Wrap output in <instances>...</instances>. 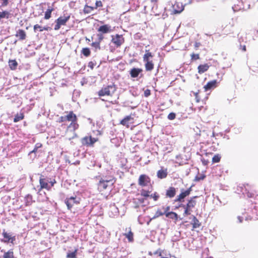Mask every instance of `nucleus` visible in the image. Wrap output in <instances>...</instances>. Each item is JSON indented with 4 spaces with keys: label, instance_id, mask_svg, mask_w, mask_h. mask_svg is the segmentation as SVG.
I'll use <instances>...</instances> for the list:
<instances>
[{
    "label": "nucleus",
    "instance_id": "nucleus-1",
    "mask_svg": "<svg viewBox=\"0 0 258 258\" xmlns=\"http://www.w3.org/2000/svg\"><path fill=\"white\" fill-rule=\"evenodd\" d=\"M67 114L64 116H60L58 120L59 123L64 122L66 121H71L70 124L68 126L66 130V134L68 135L70 134L68 137L69 141L78 138V135L76 133V131L79 128V125L78 123V118L76 114L73 111L66 112Z\"/></svg>",
    "mask_w": 258,
    "mask_h": 258
},
{
    "label": "nucleus",
    "instance_id": "nucleus-2",
    "mask_svg": "<svg viewBox=\"0 0 258 258\" xmlns=\"http://www.w3.org/2000/svg\"><path fill=\"white\" fill-rule=\"evenodd\" d=\"M197 198V196L192 197L187 201V204L185 205H180L179 206L180 207L184 208V215L187 216L190 215L191 209L194 208L197 204L196 199Z\"/></svg>",
    "mask_w": 258,
    "mask_h": 258
},
{
    "label": "nucleus",
    "instance_id": "nucleus-3",
    "mask_svg": "<svg viewBox=\"0 0 258 258\" xmlns=\"http://www.w3.org/2000/svg\"><path fill=\"white\" fill-rule=\"evenodd\" d=\"M116 87L115 85L112 84L108 85L106 87L102 88L98 92L99 96H112L113 94L116 91Z\"/></svg>",
    "mask_w": 258,
    "mask_h": 258
},
{
    "label": "nucleus",
    "instance_id": "nucleus-4",
    "mask_svg": "<svg viewBox=\"0 0 258 258\" xmlns=\"http://www.w3.org/2000/svg\"><path fill=\"white\" fill-rule=\"evenodd\" d=\"M98 178L99 179V182L97 183V188L99 192L104 191L106 189L108 186L112 185L114 184L112 179H104L102 177L100 178L99 176Z\"/></svg>",
    "mask_w": 258,
    "mask_h": 258
},
{
    "label": "nucleus",
    "instance_id": "nucleus-5",
    "mask_svg": "<svg viewBox=\"0 0 258 258\" xmlns=\"http://www.w3.org/2000/svg\"><path fill=\"white\" fill-rule=\"evenodd\" d=\"M70 15L68 14L66 16L64 15L63 17H59L55 20L56 24L54 26V29L58 30L60 29L61 26H65L67 22L70 19Z\"/></svg>",
    "mask_w": 258,
    "mask_h": 258
},
{
    "label": "nucleus",
    "instance_id": "nucleus-6",
    "mask_svg": "<svg viewBox=\"0 0 258 258\" xmlns=\"http://www.w3.org/2000/svg\"><path fill=\"white\" fill-rule=\"evenodd\" d=\"M97 141H98V138H93L91 136H85L81 139L82 145L86 147H93Z\"/></svg>",
    "mask_w": 258,
    "mask_h": 258
},
{
    "label": "nucleus",
    "instance_id": "nucleus-7",
    "mask_svg": "<svg viewBox=\"0 0 258 258\" xmlns=\"http://www.w3.org/2000/svg\"><path fill=\"white\" fill-rule=\"evenodd\" d=\"M192 191L191 186L189 187L186 190H184L182 189L181 190V192L178 195L176 199L174 200V202L176 203H181L184 201V199L188 197L190 194L191 191Z\"/></svg>",
    "mask_w": 258,
    "mask_h": 258
},
{
    "label": "nucleus",
    "instance_id": "nucleus-8",
    "mask_svg": "<svg viewBox=\"0 0 258 258\" xmlns=\"http://www.w3.org/2000/svg\"><path fill=\"white\" fill-rule=\"evenodd\" d=\"M64 203L66 204L69 210L71 209L75 206L78 205L80 203V199L78 198L76 196L71 197L65 199Z\"/></svg>",
    "mask_w": 258,
    "mask_h": 258
},
{
    "label": "nucleus",
    "instance_id": "nucleus-9",
    "mask_svg": "<svg viewBox=\"0 0 258 258\" xmlns=\"http://www.w3.org/2000/svg\"><path fill=\"white\" fill-rule=\"evenodd\" d=\"M138 184L141 187L147 186L150 185L151 189L152 186L151 185V179L148 175L146 174H141L138 179Z\"/></svg>",
    "mask_w": 258,
    "mask_h": 258
},
{
    "label": "nucleus",
    "instance_id": "nucleus-10",
    "mask_svg": "<svg viewBox=\"0 0 258 258\" xmlns=\"http://www.w3.org/2000/svg\"><path fill=\"white\" fill-rule=\"evenodd\" d=\"M2 235L4 237L1 239V241L4 243H11L14 244V241L16 240L15 236H12L10 233H8L5 230H4L2 233Z\"/></svg>",
    "mask_w": 258,
    "mask_h": 258
},
{
    "label": "nucleus",
    "instance_id": "nucleus-11",
    "mask_svg": "<svg viewBox=\"0 0 258 258\" xmlns=\"http://www.w3.org/2000/svg\"><path fill=\"white\" fill-rule=\"evenodd\" d=\"M111 42L116 47H119L124 42V38L122 35L116 34L112 36Z\"/></svg>",
    "mask_w": 258,
    "mask_h": 258
},
{
    "label": "nucleus",
    "instance_id": "nucleus-12",
    "mask_svg": "<svg viewBox=\"0 0 258 258\" xmlns=\"http://www.w3.org/2000/svg\"><path fill=\"white\" fill-rule=\"evenodd\" d=\"M39 184L40 189H46L47 190L51 189V186L49 185L48 180L43 175H41L40 177Z\"/></svg>",
    "mask_w": 258,
    "mask_h": 258
},
{
    "label": "nucleus",
    "instance_id": "nucleus-13",
    "mask_svg": "<svg viewBox=\"0 0 258 258\" xmlns=\"http://www.w3.org/2000/svg\"><path fill=\"white\" fill-rule=\"evenodd\" d=\"M129 123H134V118L132 117L131 115L125 116L120 121V124L126 126L127 128L129 127Z\"/></svg>",
    "mask_w": 258,
    "mask_h": 258
},
{
    "label": "nucleus",
    "instance_id": "nucleus-14",
    "mask_svg": "<svg viewBox=\"0 0 258 258\" xmlns=\"http://www.w3.org/2000/svg\"><path fill=\"white\" fill-rule=\"evenodd\" d=\"M218 82L216 80H214L208 82L206 85L204 86L205 91H208L213 89L217 87Z\"/></svg>",
    "mask_w": 258,
    "mask_h": 258
},
{
    "label": "nucleus",
    "instance_id": "nucleus-15",
    "mask_svg": "<svg viewBox=\"0 0 258 258\" xmlns=\"http://www.w3.org/2000/svg\"><path fill=\"white\" fill-rule=\"evenodd\" d=\"M168 175V171L167 168L161 167V169L159 170L157 172V176L159 179L165 178Z\"/></svg>",
    "mask_w": 258,
    "mask_h": 258
},
{
    "label": "nucleus",
    "instance_id": "nucleus-16",
    "mask_svg": "<svg viewBox=\"0 0 258 258\" xmlns=\"http://www.w3.org/2000/svg\"><path fill=\"white\" fill-rule=\"evenodd\" d=\"M176 194V189L174 187L170 186L166 190L165 196L166 197L169 198H173Z\"/></svg>",
    "mask_w": 258,
    "mask_h": 258
},
{
    "label": "nucleus",
    "instance_id": "nucleus-17",
    "mask_svg": "<svg viewBox=\"0 0 258 258\" xmlns=\"http://www.w3.org/2000/svg\"><path fill=\"white\" fill-rule=\"evenodd\" d=\"M111 27L108 25H102L98 29V32L101 34H106L111 32Z\"/></svg>",
    "mask_w": 258,
    "mask_h": 258
},
{
    "label": "nucleus",
    "instance_id": "nucleus-18",
    "mask_svg": "<svg viewBox=\"0 0 258 258\" xmlns=\"http://www.w3.org/2000/svg\"><path fill=\"white\" fill-rule=\"evenodd\" d=\"M245 194L249 198H254V201H255V196L256 195H255L254 191L252 189L248 184H247V187L246 186H245Z\"/></svg>",
    "mask_w": 258,
    "mask_h": 258
},
{
    "label": "nucleus",
    "instance_id": "nucleus-19",
    "mask_svg": "<svg viewBox=\"0 0 258 258\" xmlns=\"http://www.w3.org/2000/svg\"><path fill=\"white\" fill-rule=\"evenodd\" d=\"M16 37L19 38L20 40H24L26 38V32L23 29H19L16 31Z\"/></svg>",
    "mask_w": 258,
    "mask_h": 258
},
{
    "label": "nucleus",
    "instance_id": "nucleus-20",
    "mask_svg": "<svg viewBox=\"0 0 258 258\" xmlns=\"http://www.w3.org/2000/svg\"><path fill=\"white\" fill-rule=\"evenodd\" d=\"M143 70L141 68H134L132 69L130 72V74L132 78H136L138 77L139 74L142 73Z\"/></svg>",
    "mask_w": 258,
    "mask_h": 258
},
{
    "label": "nucleus",
    "instance_id": "nucleus-21",
    "mask_svg": "<svg viewBox=\"0 0 258 258\" xmlns=\"http://www.w3.org/2000/svg\"><path fill=\"white\" fill-rule=\"evenodd\" d=\"M210 66L208 63L200 64L198 67V73L202 74L207 71L209 69Z\"/></svg>",
    "mask_w": 258,
    "mask_h": 258
},
{
    "label": "nucleus",
    "instance_id": "nucleus-22",
    "mask_svg": "<svg viewBox=\"0 0 258 258\" xmlns=\"http://www.w3.org/2000/svg\"><path fill=\"white\" fill-rule=\"evenodd\" d=\"M145 62V67L146 71H151L154 69V64L152 60L144 61Z\"/></svg>",
    "mask_w": 258,
    "mask_h": 258
},
{
    "label": "nucleus",
    "instance_id": "nucleus-23",
    "mask_svg": "<svg viewBox=\"0 0 258 258\" xmlns=\"http://www.w3.org/2000/svg\"><path fill=\"white\" fill-rule=\"evenodd\" d=\"M165 216L171 219L174 220L175 222L178 220V216L177 213L174 212H170L166 213Z\"/></svg>",
    "mask_w": 258,
    "mask_h": 258
},
{
    "label": "nucleus",
    "instance_id": "nucleus-24",
    "mask_svg": "<svg viewBox=\"0 0 258 258\" xmlns=\"http://www.w3.org/2000/svg\"><path fill=\"white\" fill-rule=\"evenodd\" d=\"M123 235L127 238L129 242H133L134 241V233L132 232L131 227L128 228L127 233H124Z\"/></svg>",
    "mask_w": 258,
    "mask_h": 258
},
{
    "label": "nucleus",
    "instance_id": "nucleus-25",
    "mask_svg": "<svg viewBox=\"0 0 258 258\" xmlns=\"http://www.w3.org/2000/svg\"><path fill=\"white\" fill-rule=\"evenodd\" d=\"M191 224L192 225V230L196 228H199L201 226V223L200 222L199 220L195 216L193 217Z\"/></svg>",
    "mask_w": 258,
    "mask_h": 258
},
{
    "label": "nucleus",
    "instance_id": "nucleus-26",
    "mask_svg": "<svg viewBox=\"0 0 258 258\" xmlns=\"http://www.w3.org/2000/svg\"><path fill=\"white\" fill-rule=\"evenodd\" d=\"M94 10H95V8L94 7L89 6L87 5H85L84 6L83 11V13L84 14H90V13H91Z\"/></svg>",
    "mask_w": 258,
    "mask_h": 258
},
{
    "label": "nucleus",
    "instance_id": "nucleus-27",
    "mask_svg": "<svg viewBox=\"0 0 258 258\" xmlns=\"http://www.w3.org/2000/svg\"><path fill=\"white\" fill-rule=\"evenodd\" d=\"M179 4L178 3H176L173 5V13L175 14L180 13L184 10V7L182 5L180 8H176V7H178Z\"/></svg>",
    "mask_w": 258,
    "mask_h": 258
},
{
    "label": "nucleus",
    "instance_id": "nucleus-28",
    "mask_svg": "<svg viewBox=\"0 0 258 258\" xmlns=\"http://www.w3.org/2000/svg\"><path fill=\"white\" fill-rule=\"evenodd\" d=\"M153 57V54L149 50H146L145 53L143 56V60L147 61L150 60V58H152Z\"/></svg>",
    "mask_w": 258,
    "mask_h": 258
},
{
    "label": "nucleus",
    "instance_id": "nucleus-29",
    "mask_svg": "<svg viewBox=\"0 0 258 258\" xmlns=\"http://www.w3.org/2000/svg\"><path fill=\"white\" fill-rule=\"evenodd\" d=\"M54 11L52 7H48L45 12L44 19L46 20L49 19L51 17V13Z\"/></svg>",
    "mask_w": 258,
    "mask_h": 258
},
{
    "label": "nucleus",
    "instance_id": "nucleus-30",
    "mask_svg": "<svg viewBox=\"0 0 258 258\" xmlns=\"http://www.w3.org/2000/svg\"><path fill=\"white\" fill-rule=\"evenodd\" d=\"M33 29L35 32H36L38 29H39L40 32H42L43 30L48 31L51 28L49 27H42L38 24H36L34 26Z\"/></svg>",
    "mask_w": 258,
    "mask_h": 258
},
{
    "label": "nucleus",
    "instance_id": "nucleus-31",
    "mask_svg": "<svg viewBox=\"0 0 258 258\" xmlns=\"http://www.w3.org/2000/svg\"><path fill=\"white\" fill-rule=\"evenodd\" d=\"M151 190L142 189L141 190V195L143 198L147 199V198L150 197L151 195Z\"/></svg>",
    "mask_w": 258,
    "mask_h": 258
},
{
    "label": "nucleus",
    "instance_id": "nucleus-32",
    "mask_svg": "<svg viewBox=\"0 0 258 258\" xmlns=\"http://www.w3.org/2000/svg\"><path fill=\"white\" fill-rule=\"evenodd\" d=\"M9 65L12 70H15L17 67L18 63L15 59L10 60Z\"/></svg>",
    "mask_w": 258,
    "mask_h": 258
},
{
    "label": "nucleus",
    "instance_id": "nucleus-33",
    "mask_svg": "<svg viewBox=\"0 0 258 258\" xmlns=\"http://www.w3.org/2000/svg\"><path fill=\"white\" fill-rule=\"evenodd\" d=\"M10 13L7 11H0V21L3 18L9 19L10 16Z\"/></svg>",
    "mask_w": 258,
    "mask_h": 258
},
{
    "label": "nucleus",
    "instance_id": "nucleus-34",
    "mask_svg": "<svg viewBox=\"0 0 258 258\" xmlns=\"http://www.w3.org/2000/svg\"><path fill=\"white\" fill-rule=\"evenodd\" d=\"M24 118V115L23 113H20V114L17 113L14 119V121L15 122H17L22 119H23Z\"/></svg>",
    "mask_w": 258,
    "mask_h": 258
},
{
    "label": "nucleus",
    "instance_id": "nucleus-35",
    "mask_svg": "<svg viewBox=\"0 0 258 258\" xmlns=\"http://www.w3.org/2000/svg\"><path fill=\"white\" fill-rule=\"evenodd\" d=\"M82 53L86 57H88L91 54V51L89 48H83L81 50Z\"/></svg>",
    "mask_w": 258,
    "mask_h": 258
},
{
    "label": "nucleus",
    "instance_id": "nucleus-36",
    "mask_svg": "<svg viewBox=\"0 0 258 258\" xmlns=\"http://www.w3.org/2000/svg\"><path fill=\"white\" fill-rule=\"evenodd\" d=\"M78 249L76 248L73 252H69L67 254V258H76Z\"/></svg>",
    "mask_w": 258,
    "mask_h": 258
},
{
    "label": "nucleus",
    "instance_id": "nucleus-37",
    "mask_svg": "<svg viewBox=\"0 0 258 258\" xmlns=\"http://www.w3.org/2000/svg\"><path fill=\"white\" fill-rule=\"evenodd\" d=\"M164 215H165V213L164 212H162L161 209H158L157 210L154 216L153 217V219H155Z\"/></svg>",
    "mask_w": 258,
    "mask_h": 258
},
{
    "label": "nucleus",
    "instance_id": "nucleus-38",
    "mask_svg": "<svg viewBox=\"0 0 258 258\" xmlns=\"http://www.w3.org/2000/svg\"><path fill=\"white\" fill-rule=\"evenodd\" d=\"M221 158V156L219 154H216L212 158V162L214 163H218L220 161Z\"/></svg>",
    "mask_w": 258,
    "mask_h": 258
},
{
    "label": "nucleus",
    "instance_id": "nucleus-39",
    "mask_svg": "<svg viewBox=\"0 0 258 258\" xmlns=\"http://www.w3.org/2000/svg\"><path fill=\"white\" fill-rule=\"evenodd\" d=\"M150 197L152 198L154 201H157L160 198V195L157 192H154L153 194H151Z\"/></svg>",
    "mask_w": 258,
    "mask_h": 258
},
{
    "label": "nucleus",
    "instance_id": "nucleus-40",
    "mask_svg": "<svg viewBox=\"0 0 258 258\" xmlns=\"http://www.w3.org/2000/svg\"><path fill=\"white\" fill-rule=\"evenodd\" d=\"M42 146V145L41 143H38L36 144L34 149L30 152V154L33 153H35L36 152H37V150L39 148H41Z\"/></svg>",
    "mask_w": 258,
    "mask_h": 258
},
{
    "label": "nucleus",
    "instance_id": "nucleus-41",
    "mask_svg": "<svg viewBox=\"0 0 258 258\" xmlns=\"http://www.w3.org/2000/svg\"><path fill=\"white\" fill-rule=\"evenodd\" d=\"M190 57L191 59L192 60H196L200 58V54L199 53L195 54L194 53H192V54H190Z\"/></svg>",
    "mask_w": 258,
    "mask_h": 258
},
{
    "label": "nucleus",
    "instance_id": "nucleus-42",
    "mask_svg": "<svg viewBox=\"0 0 258 258\" xmlns=\"http://www.w3.org/2000/svg\"><path fill=\"white\" fill-rule=\"evenodd\" d=\"M146 200V199L143 198H139V199H134V203L136 204H143L145 202V200Z\"/></svg>",
    "mask_w": 258,
    "mask_h": 258
},
{
    "label": "nucleus",
    "instance_id": "nucleus-43",
    "mask_svg": "<svg viewBox=\"0 0 258 258\" xmlns=\"http://www.w3.org/2000/svg\"><path fill=\"white\" fill-rule=\"evenodd\" d=\"M91 46L96 49H100V43L98 41L92 42Z\"/></svg>",
    "mask_w": 258,
    "mask_h": 258
},
{
    "label": "nucleus",
    "instance_id": "nucleus-44",
    "mask_svg": "<svg viewBox=\"0 0 258 258\" xmlns=\"http://www.w3.org/2000/svg\"><path fill=\"white\" fill-rule=\"evenodd\" d=\"M103 7V3L101 1H96L95 4V9H97L99 7Z\"/></svg>",
    "mask_w": 258,
    "mask_h": 258
},
{
    "label": "nucleus",
    "instance_id": "nucleus-45",
    "mask_svg": "<svg viewBox=\"0 0 258 258\" xmlns=\"http://www.w3.org/2000/svg\"><path fill=\"white\" fill-rule=\"evenodd\" d=\"M176 117V114L174 112L170 113L167 116V118L169 120H173Z\"/></svg>",
    "mask_w": 258,
    "mask_h": 258
},
{
    "label": "nucleus",
    "instance_id": "nucleus-46",
    "mask_svg": "<svg viewBox=\"0 0 258 258\" xmlns=\"http://www.w3.org/2000/svg\"><path fill=\"white\" fill-rule=\"evenodd\" d=\"M206 177L205 175H201L200 176H196L195 179V181H199L201 180H203Z\"/></svg>",
    "mask_w": 258,
    "mask_h": 258
},
{
    "label": "nucleus",
    "instance_id": "nucleus-47",
    "mask_svg": "<svg viewBox=\"0 0 258 258\" xmlns=\"http://www.w3.org/2000/svg\"><path fill=\"white\" fill-rule=\"evenodd\" d=\"M163 250L159 248L156 251H155L154 253V254H158L159 256H161Z\"/></svg>",
    "mask_w": 258,
    "mask_h": 258
},
{
    "label": "nucleus",
    "instance_id": "nucleus-48",
    "mask_svg": "<svg viewBox=\"0 0 258 258\" xmlns=\"http://www.w3.org/2000/svg\"><path fill=\"white\" fill-rule=\"evenodd\" d=\"M2 2L1 7H5L8 5L9 0H0Z\"/></svg>",
    "mask_w": 258,
    "mask_h": 258
},
{
    "label": "nucleus",
    "instance_id": "nucleus-49",
    "mask_svg": "<svg viewBox=\"0 0 258 258\" xmlns=\"http://www.w3.org/2000/svg\"><path fill=\"white\" fill-rule=\"evenodd\" d=\"M159 0H150L151 3L152 4V9H153L155 7H157V3Z\"/></svg>",
    "mask_w": 258,
    "mask_h": 258
},
{
    "label": "nucleus",
    "instance_id": "nucleus-50",
    "mask_svg": "<svg viewBox=\"0 0 258 258\" xmlns=\"http://www.w3.org/2000/svg\"><path fill=\"white\" fill-rule=\"evenodd\" d=\"M199 92H200V91H198V92L194 93V95L195 96V98H196V101L197 102H199L200 101V100H201V98H200V97L199 96Z\"/></svg>",
    "mask_w": 258,
    "mask_h": 258
},
{
    "label": "nucleus",
    "instance_id": "nucleus-51",
    "mask_svg": "<svg viewBox=\"0 0 258 258\" xmlns=\"http://www.w3.org/2000/svg\"><path fill=\"white\" fill-rule=\"evenodd\" d=\"M151 95V91L149 89H146L144 91V96L146 97H148Z\"/></svg>",
    "mask_w": 258,
    "mask_h": 258
},
{
    "label": "nucleus",
    "instance_id": "nucleus-52",
    "mask_svg": "<svg viewBox=\"0 0 258 258\" xmlns=\"http://www.w3.org/2000/svg\"><path fill=\"white\" fill-rule=\"evenodd\" d=\"M97 36L98 37V42H99L100 43L104 39V36L102 34H101L99 33H98V34H97Z\"/></svg>",
    "mask_w": 258,
    "mask_h": 258
},
{
    "label": "nucleus",
    "instance_id": "nucleus-53",
    "mask_svg": "<svg viewBox=\"0 0 258 258\" xmlns=\"http://www.w3.org/2000/svg\"><path fill=\"white\" fill-rule=\"evenodd\" d=\"M95 65V63H94V62L91 61L89 62L88 66L89 68H90L92 70L94 69Z\"/></svg>",
    "mask_w": 258,
    "mask_h": 258
},
{
    "label": "nucleus",
    "instance_id": "nucleus-54",
    "mask_svg": "<svg viewBox=\"0 0 258 258\" xmlns=\"http://www.w3.org/2000/svg\"><path fill=\"white\" fill-rule=\"evenodd\" d=\"M162 209L164 210V213H165V215H166V213H168V212H170L169 210H170V206H167L166 207H162Z\"/></svg>",
    "mask_w": 258,
    "mask_h": 258
},
{
    "label": "nucleus",
    "instance_id": "nucleus-55",
    "mask_svg": "<svg viewBox=\"0 0 258 258\" xmlns=\"http://www.w3.org/2000/svg\"><path fill=\"white\" fill-rule=\"evenodd\" d=\"M201 45V44L200 42H196L195 44H194V46H195V48L197 49L199 47H200V46Z\"/></svg>",
    "mask_w": 258,
    "mask_h": 258
},
{
    "label": "nucleus",
    "instance_id": "nucleus-56",
    "mask_svg": "<svg viewBox=\"0 0 258 258\" xmlns=\"http://www.w3.org/2000/svg\"><path fill=\"white\" fill-rule=\"evenodd\" d=\"M56 181L55 179H53L52 180H51V181H50L49 182V183H50V185H50V186H51V188L52 186H53L54 184L55 183H56Z\"/></svg>",
    "mask_w": 258,
    "mask_h": 258
},
{
    "label": "nucleus",
    "instance_id": "nucleus-57",
    "mask_svg": "<svg viewBox=\"0 0 258 258\" xmlns=\"http://www.w3.org/2000/svg\"><path fill=\"white\" fill-rule=\"evenodd\" d=\"M241 49L243 51H245L246 50V46L245 45H241L240 46Z\"/></svg>",
    "mask_w": 258,
    "mask_h": 258
},
{
    "label": "nucleus",
    "instance_id": "nucleus-58",
    "mask_svg": "<svg viewBox=\"0 0 258 258\" xmlns=\"http://www.w3.org/2000/svg\"><path fill=\"white\" fill-rule=\"evenodd\" d=\"M191 1H192V0H188V2L187 3L185 2L184 3V5H186V4H190Z\"/></svg>",
    "mask_w": 258,
    "mask_h": 258
},
{
    "label": "nucleus",
    "instance_id": "nucleus-59",
    "mask_svg": "<svg viewBox=\"0 0 258 258\" xmlns=\"http://www.w3.org/2000/svg\"><path fill=\"white\" fill-rule=\"evenodd\" d=\"M203 164H204V165H207V162H206V161H203Z\"/></svg>",
    "mask_w": 258,
    "mask_h": 258
},
{
    "label": "nucleus",
    "instance_id": "nucleus-60",
    "mask_svg": "<svg viewBox=\"0 0 258 258\" xmlns=\"http://www.w3.org/2000/svg\"><path fill=\"white\" fill-rule=\"evenodd\" d=\"M139 207V205H136V206H135V207H136V208H138Z\"/></svg>",
    "mask_w": 258,
    "mask_h": 258
},
{
    "label": "nucleus",
    "instance_id": "nucleus-61",
    "mask_svg": "<svg viewBox=\"0 0 258 258\" xmlns=\"http://www.w3.org/2000/svg\"><path fill=\"white\" fill-rule=\"evenodd\" d=\"M161 258H168L167 257H163V256H161Z\"/></svg>",
    "mask_w": 258,
    "mask_h": 258
},
{
    "label": "nucleus",
    "instance_id": "nucleus-62",
    "mask_svg": "<svg viewBox=\"0 0 258 258\" xmlns=\"http://www.w3.org/2000/svg\"><path fill=\"white\" fill-rule=\"evenodd\" d=\"M110 103H111L112 104H114V103L113 102V101H111Z\"/></svg>",
    "mask_w": 258,
    "mask_h": 258
}]
</instances>
